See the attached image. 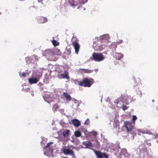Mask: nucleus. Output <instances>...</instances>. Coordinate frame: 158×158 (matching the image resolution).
<instances>
[{"mask_svg":"<svg viewBox=\"0 0 158 158\" xmlns=\"http://www.w3.org/2000/svg\"><path fill=\"white\" fill-rule=\"evenodd\" d=\"M80 70L84 72V73H90L94 71V70L93 69L89 70L88 69H80Z\"/></svg>","mask_w":158,"mask_h":158,"instance_id":"nucleus-16","label":"nucleus"},{"mask_svg":"<svg viewBox=\"0 0 158 158\" xmlns=\"http://www.w3.org/2000/svg\"><path fill=\"white\" fill-rule=\"evenodd\" d=\"M53 142H49L44 147L43 149L44 151V153H50L52 152L53 149L51 145L53 144Z\"/></svg>","mask_w":158,"mask_h":158,"instance_id":"nucleus-3","label":"nucleus"},{"mask_svg":"<svg viewBox=\"0 0 158 158\" xmlns=\"http://www.w3.org/2000/svg\"><path fill=\"white\" fill-rule=\"evenodd\" d=\"M94 82V80L92 79L87 78H83L82 81L78 83L79 85L84 87H90Z\"/></svg>","mask_w":158,"mask_h":158,"instance_id":"nucleus-1","label":"nucleus"},{"mask_svg":"<svg viewBox=\"0 0 158 158\" xmlns=\"http://www.w3.org/2000/svg\"><path fill=\"white\" fill-rule=\"evenodd\" d=\"M123 41L122 40H120L117 42V44H121L123 43Z\"/></svg>","mask_w":158,"mask_h":158,"instance_id":"nucleus-32","label":"nucleus"},{"mask_svg":"<svg viewBox=\"0 0 158 158\" xmlns=\"http://www.w3.org/2000/svg\"><path fill=\"white\" fill-rule=\"evenodd\" d=\"M105 48V46L103 44L98 45L97 44L94 48V50L96 51H100L102 50Z\"/></svg>","mask_w":158,"mask_h":158,"instance_id":"nucleus-12","label":"nucleus"},{"mask_svg":"<svg viewBox=\"0 0 158 158\" xmlns=\"http://www.w3.org/2000/svg\"><path fill=\"white\" fill-rule=\"evenodd\" d=\"M93 60L95 61L99 62L103 60L105 58L102 53L94 52L92 54Z\"/></svg>","mask_w":158,"mask_h":158,"instance_id":"nucleus-2","label":"nucleus"},{"mask_svg":"<svg viewBox=\"0 0 158 158\" xmlns=\"http://www.w3.org/2000/svg\"><path fill=\"white\" fill-rule=\"evenodd\" d=\"M97 71V69H96L95 70V71L96 72Z\"/></svg>","mask_w":158,"mask_h":158,"instance_id":"nucleus-41","label":"nucleus"},{"mask_svg":"<svg viewBox=\"0 0 158 158\" xmlns=\"http://www.w3.org/2000/svg\"><path fill=\"white\" fill-rule=\"evenodd\" d=\"M30 90V88H28L26 89V91L27 92L29 91Z\"/></svg>","mask_w":158,"mask_h":158,"instance_id":"nucleus-37","label":"nucleus"},{"mask_svg":"<svg viewBox=\"0 0 158 158\" xmlns=\"http://www.w3.org/2000/svg\"><path fill=\"white\" fill-rule=\"evenodd\" d=\"M83 144L85 147V148L92 149L94 147V145L91 142H83Z\"/></svg>","mask_w":158,"mask_h":158,"instance_id":"nucleus-9","label":"nucleus"},{"mask_svg":"<svg viewBox=\"0 0 158 158\" xmlns=\"http://www.w3.org/2000/svg\"><path fill=\"white\" fill-rule=\"evenodd\" d=\"M157 142L158 143V139L157 140Z\"/></svg>","mask_w":158,"mask_h":158,"instance_id":"nucleus-42","label":"nucleus"},{"mask_svg":"<svg viewBox=\"0 0 158 158\" xmlns=\"http://www.w3.org/2000/svg\"><path fill=\"white\" fill-rule=\"evenodd\" d=\"M59 108V106L57 104H55L53 106V110L55 111H56Z\"/></svg>","mask_w":158,"mask_h":158,"instance_id":"nucleus-23","label":"nucleus"},{"mask_svg":"<svg viewBox=\"0 0 158 158\" xmlns=\"http://www.w3.org/2000/svg\"><path fill=\"white\" fill-rule=\"evenodd\" d=\"M135 132H137L138 134V135H141V134H140L141 133H142L143 134H145V133H144V132H143V131H140V130H139V129H137V130H135Z\"/></svg>","mask_w":158,"mask_h":158,"instance_id":"nucleus-24","label":"nucleus"},{"mask_svg":"<svg viewBox=\"0 0 158 158\" xmlns=\"http://www.w3.org/2000/svg\"><path fill=\"white\" fill-rule=\"evenodd\" d=\"M72 123L75 127H77L80 126V123L79 121L77 119H74L72 120Z\"/></svg>","mask_w":158,"mask_h":158,"instance_id":"nucleus-14","label":"nucleus"},{"mask_svg":"<svg viewBox=\"0 0 158 158\" xmlns=\"http://www.w3.org/2000/svg\"><path fill=\"white\" fill-rule=\"evenodd\" d=\"M69 133L70 131L69 130H66L63 132V135L64 137H67L69 136Z\"/></svg>","mask_w":158,"mask_h":158,"instance_id":"nucleus-18","label":"nucleus"},{"mask_svg":"<svg viewBox=\"0 0 158 158\" xmlns=\"http://www.w3.org/2000/svg\"><path fill=\"white\" fill-rule=\"evenodd\" d=\"M66 53L67 55L70 54L71 53V49H67L66 50Z\"/></svg>","mask_w":158,"mask_h":158,"instance_id":"nucleus-27","label":"nucleus"},{"mask_svg":"<svg viewBox=\"0 0 158 158\" xmlns=\"http://www.w3.org/2000/svg\"><path fill=\"white\" fill-rule=\"evenodd\" d=\"M63 158H68V157H64Z\"/></svg>","mask_w":158,"mask_h":158,"instance_id":"nucleus-40","label":"nucleus"},{"mask_svg":"<svg viewBox=\"0 0 158 158\" xmlns=\"http://www.w3.org/2000/svg\"><path fill=\"white\" fill-rule=\"evenodd\" d=\"M74 135L76 137H79L81 136V133L79 131H77L75 132Z\"/></svg>","mask_w":158,"mask_h":158,"instance_id":"nucleus-20","label":"nucleus"},{"mask_svg":"<svg viewBox=\"0 0 158 158\" xmlns=\"http://www.w3.org/2000/svg\"><path fill=\"white\" fill-rule=\"evenodd\" d=\"M39 81V79L37 78H29L28 81L30 84H36Z\"/></svg>","mask_w":158,"mask_h":158,"instance_id":"nucleus-11","label":"nucleus"},{"mask_svg":"<svg viewBox=\"0 0 158 158\" xmlns=\"http://www.w3.org/2000/svg\"><path fill=\"white\" fill-rule=\"evenodd\" d=\"M116 59L118 60H120L123 56V55L121 53H117Z\"/></svg>","mask_w":158,"mask_h":158,"instance_id":"nucleus-17","label":"nucleus"},{"mask_svg":"<svg viewBox=\"0 0 158 158\" xmlns=\"http://www.w3.org/2000/svg\"><path fill=\"white\" fill-rule=\"evenodd\" d=\"M119 102V101L118 99H116L114 101V103L116 104H118Z\"/></svg>","mask_w":158,"mask_h":158,"instance_id":"nucleus-35","label":"nucleus"},{"mask_svg":"<svg viewBox=\"0 0 158 158\" xmlns=\"http://www.w3.org/2000/svg\"><path fill=\"white\" fill-rule=\"evenodd\" d=\"M131 135H132V136L133 137V139L134 138V137L136 135V134L134 132V131H132L131 132H129V133Z\"/></svg>","mask_w":158,"mask_h":158,"instance_id":"nucleus-26","label":"nucleus"},{"mask_svg":"<svg viewBox=\"0 0 158 158\" xmlns=\"http://www.w3.org/2000/svg\"><path fill=\"white\" fill-rule=\"evenodd\" d=\"M134 125L131 122H124V126L126 128L128 133H129V132H131L134 128Z\"/></svg>","mask_w":158,"mask_h":158,"instance_id":"nucleus-8","label":"nucleus"},{"mask_svg":"<svg viewBox=\"0 0 158 158\" xmlns=\"http://www.w3.org/2000/svg\"><path fill=\"white\" fill-rule=\"evenodd\" d=\"M34 56V57H35V59H36V57H37V56Z\"/></svg>","mask_w":158,"mask_h":158,"instance_id":"nucleus-39","label":"nucleus"},{"mask_svg":"<svg viewBox=\"0 0 158 158\" xmlns=\"http://www.w3.org/2000/svg\"><path fill=\"white\" fill-rule=\"evenodd\" d=\"M126 152H127V151L126 149H123L121 150V152L123 155H124V154Z\"/></svg>","mask_w":158,"mask_h":158,"instance_id":"nucleus-28","label":"nucleus"},{"mask_svg":"<svg viewBox=\"0 0 158 158\" xmlns=\"http://www.w3.org/2000/svg\"><path fill=\"white\" fill-rule=\"evenodd\" d=\"M69 73L68 71L65 70L63 73H62L60 74V76L62 77L63 78L67 79H69Z\"/></svg>","mask_w":158,"mask_h":158,"instance_id":"nucleus-13","label":"nucleus"},{"mask_svg":"<svg viewBox=\"0 0 158 158\" xmlns=\"http://www.w3.org/2000/svg\"><path fill=\"white\" fill-rule=\"evenodd\" d=\"M61 151L65 155H72L74 156L73 151L69 148H67L66 146H64L62 147L61 149Z\"/></svg>","mask_w":158,"mask_h":158,"instance_id":"nucleus-6","label":"nucleus"},{"mask_svg":"<svg viewBox=\"0 0 158 158\" xmlns=\"http://www.w3.org/2000/svg\"><path fill=\"white\" fill-rule=\"evenodd\" d=\"M137 119V117L136 115H133L132 116V120L133 121V124H135V121Z\"/></svg>","mask_w":158,"mask_h":158,"instance_id":"nucleus-25","label":"nucleus"},{"mask_svg":"<svg viewBox=\"0 0 158 158\" xmlns=\"http://www.w3.org/2000/svg\"><path fill=\"white\" fill-rule=\"evenodd\" d=\"M93 151L97 158H108V155L105 152H102L100 151H97L94 149H93Z\"/></svg>","mask_w":158,"mask_h":158,"instance_id":"nucleus-4","label":"nucleus"},{"mask_svg":"<svg viewBox=\"0 0 158 158\" xmlns=\"http://www.w3.org/2000/svg\"><path fill=\"white\" fill-rule=\"evenodd\" d=\"M90 133L94 136H95L97 134L96 132L94 131H92Z\"/></svg>","mask_w":158,"mask_h":158,"instance_id":"nucleus-29","label":"nucleus"},{"mask_svg":"<svg viewBox=\"0 0 158 158\" xmlns=\"http://www.w3.org/2000/svg\"><path fill=\"white\" fill-rule=\"evenodd\" d=\"M124 156L126 157H129V156L130 155L126 152L124 154Z\"/></svg>","mask_w":158,"mask_h":158,"instance_id":"nucleus-34","label":"nucleus"},{"mask_svg":"<svg viewBox=\"0 0 158 158\" xmlns=\"http://www.w3.org/2000/svg\"><path fill=\"white\" fill-rule=\"evenodd\" d=\"M52 43L54 46H58L59 44V43L57 41L54 40H52Z\"/></svg>","mask_w":158,"mask_h":158,"instance_id":"nucleus-22","label":"nucleus"},{"mask_svg":"<svg viewBox=\"0 0 158 158\" xmlns=\"http://www.w3.org/2000/svg\"><path fill=\"white\" fill-rule=\"evenodd\" d=\"M158 136V135L157 134H156L155 135V138L156 139V138Z\"/></svg>","mask_w":158,"mask_h":158,"instance_id":"nucleus-38","label":"nucleus"},{"mask_svg":"<svg viewBox=\"0 0 158 158\" xmlns=\"http://www.w3.org/2000/svg\"><path fill=\"white\" fill-rule=\"evenodd\" d=\"M140 153L144 154L148 153L147 149L146 148H142L139 152Z\"/></svg>","mask_w":158,"mask_h":158,"instance_id":"nucleus-19","label":"nucleus"},{"mask_svg":"<svg viewBox=\"0 0 158 158\" xmlns=\"http://www.w3.org/2000/svg\"><path fill=\"white\" fill-rule=\"evenodd\" d=\"M70 2L72 6L74 8L75 6H77V9L79 8L81 4L84 3L83 0H70Z\"/></svg>","mask_w":158,"mask_h":158,"instance_id":"nucleus-5","label":"nucleus"},{"mask_svg":"<svg viewBox=\"0 0 158 158\" xmlns=\"http://www.w3.org/2000/svg\"><path fill=\"white\" fill-rule=\"evenodd\" d=\"M63 95L64 96L65 99L67 101H70L71 99V97L70 95L67 92H64Z\"/></svg>","mask_w":158,"mask_h":158,"instance_id":"nucleus-15","label":"nucleus"},{"mask_svg":"<svg viewBox=\"0 0 158 158\" xmlns=\"http://www.w3.org/2000/svg\"><path fill=\"white\" fill-rule=\"evenodd\" d=\"M28 75V73H23V74H22V76L24 77H25L27 76Z\"/></svg>","mask_w":158,"mask_h":158,"instance_id":"nucleus-30","label":"nucleus"},{"mask_svg":"<svg viewBox=\"0 0 158 158\" xmlns=\"http://www.w3.org/2000/svg\"><path fill=\"white\" fill-rule=\"evenodd\" d=\"M127 108L126 106L123 105V110H126L127 109Z\"/></svg>","mask_w":158,"mask_h":158,"instance_id":"nucleus-33","label":"nucleus"},{"mask_svg":"<svg viewBox=\"0 0 158 158\" xmlns=\"http://www.w3.org/2000/svg\"><path fill=\"white\" fill-rule=\"evenodd\" d=\"M107 36L106 35H104L102 36V39H104Z\"/></svg>","mask_w":158,"mask_h":158,"instance_id":"nucleus-36","label":"nucleus"},{"mask_svg":"<svg viewBox=\"0 0 158 158\" xmlns=\"http://www.w3.org/2000/svg\"><path fill=\"white\" fill-rule=\"evenodd\" d=\"M78 42V40L76 39L73 41L72 43V45L74 47L75 52L77 54H78L80 49V45Z\"/></svg>","mask_w":158,"mask_h":158,"instance_id":"nucleus-7","label":"nucleus"},{"mask_svg":"<svg viewBox=\"0 0 158 158\" xmlns=\"http://www.w3.org/2000/svg\"><path fill=\"white\" fill-rule=\"evenodd\" d=\"M89 119L88 118L86 120L84 123L85 124L88 125L89 124Z\"/></svg>","mask_w":158,"mask_h":158,"instance_id":"nucleus-31","label":"nucleus"},{"mask_svg":"<svg viewBox=\"0 0 158 158\" xmlns=\"http://www.w3.org/2000/svg\"><path fill=\"white\" fill-rule=\"evenodd\" d=\"M37 20L38 22L40 23H43L47 22L48 19L46 17L43 16H39L37 18Z\"/></svg>","mask_w":158,"mask_h":158,"instance_id":"nucleus-10","label":"nucleus"},{"mask_svg":"<svg viewBox=\"0 0 158 158\" xmlns=\"http://www.w3.org/2000/svg\"><path fill=\"white\" fill-rule=\"evenodd\" d=\"M113 126L115 128H116L119 126V121L117 120H115L114 121Z\"/></svg>","mask_w":158,"mask_h":158,"instance_id":"nucleus-21","label":"nucleus"}]
</instances>
